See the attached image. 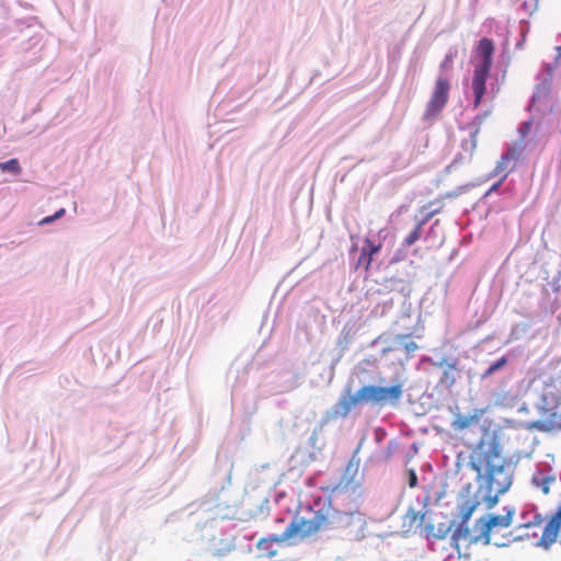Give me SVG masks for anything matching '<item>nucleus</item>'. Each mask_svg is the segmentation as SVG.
Returning <instances> with one entry per match:
<instances>
[{"mask_svg": "<svg viewBox=\"0 0 561 561\" xmlns=\"http://www.w3.org/2000/svg\"><path fill=\"white\" fill-rule=\"evenodd\" d=\"M469 465L478 477L484 478L488 507L491 508L497 496L510 489L513 479L511 461L502 455L501 439L495 431L482 430V436L470 453Z\"/></svg>", "mask_w": 561, "mask_h": 561, "instance_id": "f257e3e1", "label": "nucleus"}, {"mask_svg": "<svg viewBox=\"0 0 561 561\" xmlns=\"http://www.w3.org/2000/svg\"><path fill=\"white\" fill-rule=\"evenodd\" d=\"M348 517L331 506L314 511L306 507L305 514H297L276 540L296 542L321 531L345 527Z\"/></svg>", "mask_w": 561, "mask_h": 561, "instance_id": "f03ea898", "label": "nucleus"}, {"mask_svg": "<svg viewBox=\"0 0 561 561\" xmlns=\"http://www.w3.org/2000/svg\"><path fill=\"white\" fill-rule=\"evenodd\" d=\"M403 393L402 385L396 383L389 387H380L376 385H367L362 387L356 393L348 391L343 394L336 408L342 416H346L352 409L362 404H373L383 407L387 404H397Z\"/></svg>", "mask_w": 561, "mask_h": 561, "instance_id": "7ed1b4c3", "label": "nucleus"}, {"mask_svg": "<svg viewBox=\"0 0 561 561\" xmlns=\"http://www.w3.org/2000/svg\"><path fill=\"white\" fill-rule=\"evenodd\" d=\"M495 50L494 42L488 37L481 38L474 47L472 64L474 66L472 75L473 108H478L486 91V80L493 64V54Z\"/></svg>", "mask_w": 561, "mask_h": 561, "instance_id": "20e7f679", "label": "nucleus"}, {"mask_svg": "<svg viewBox=\"0 0 561 561\" xmlns=\"http://www.w3.org/2000/svg\"><path fill=\"white\" fill-rule=\"evenodd\" d=\"M515 510L512 507H506L505 513L502 515L490 514L479 518L476 523V527L479 528L480 533L473 539L470 538L469 529H462V527L457 528L454 537L457 540L462 537L465 540L468 541V543L478 540H483L484 543H489L491 540V536L493 534L497 533L500 529L507 528L512 525Z\"/></svg>", "mask_w": 561, "mask_h": 561, "instance_id": "39448f33", "label": "nucleus"}, {"mask_svg": "<svg viewBox=\"0 0 561 561\" xmlns=\"http://www.w3.org/2000/svg\"><path fill=\"white\" fill-rule=\"evenodd\" d=\"M539 407L548 413V421L552 428L561 430V376H548L542 381L539 396Z\"/></svg>", "mask_w": 561, "mask_h": 561, "instance_id": "423d86ee", "label": "nucleus"}, {"mask_svg": "<svg viewBox=\"0 0 561 561\" xmlns=\"http://www.w3.org/2000/svg\"><path fill=\"white\" fill-rule=\"evenodd\" d=\"M450 88V80L447 76L439 75L436 78L423 114L424 121L434 119L442 113L448 103Z\"/></svg>", "mask_w": 561, "mask_h": 561, "instance_id": "0eeeda50", "label": "nucleus"}, {"mask_svg": "<svg viewBox=\"0 0 561 561\" xmlns=\"http://www.w3.org/2000/svg\"><path fill=\"white\" fill-rule=\"evenodd\" d=\"M561 530V505L557 511L550 515L541 514L540 536L536 546L548 550L553 543L557 542Z\"/></svg>", "mask_w": 561, "mask_h": 561, "instance_id": "6e6552de", "label": "nucleus"}, {"mask_svg": "<svg viewBox=\"0 0 561 561\" xmlns=\"http://www.w3.org/2000/svg\"><path fill=\"white\" fill-rule=\"evenodd\" d=\"M482 413V410L476 411L471 415L458 413L451 421L450 426L456 433L462 434V438L466 437L467 432H474L476 430H478L479 433L482 434V430L488 428L486 426L480 423ZM482 435H480V437Z\"/></svg>", "mask_w": 561, "mask_h": 561, "instance_id": "1a4fd4ad", "label": "nucleus"}, {"mask_svg": "<svg viewBox=\"0 0 561 561\" xmlns=\"http://www.w3.org/2000/svg\"><path fill=\"white\" fill-rule=\"evenodd\" d=\"M540 523L541 513L533 508L522 514V523L518 525L517 529L523 530L522 537L534 539L536 542L539 541Z\"/></svg>", "mask_w": 561, "mask_h": 561, "instance_id": "9d476101", "label": "nucleus"}, {"mask_svg": "<svg viewBox=\"0 0 561 561\" xmlns=\"http://www.w3.org/2000/svg\"><path fill=\"white\" fill-rule=\"evenodd\" d=\"M280 535H273L268 538H263L257 542V549L264 553L266 557L276 556L277 551L273 549L274 543H284L285 541L276 540Z\"/></svg>", "mask_w": 561, "mask_h": 561, "instance_id": "9b49d317", "label": "nucleus"}, {"mask_svg": "<svg viewBox=\"0 0 561 561\" xmlns=\"http://www.w3.org/2000/svg\"><path fill=\"white\" fill-rule=\"evenodd\" d=\"M434 215V213L428 214L423 220L419 221L414 229L404 238L403 245L404 247H411L416 241L420 240L422 236V229L423 226L426 224V221Z\"/></svg>", "mask_w": 561, "mask_h": 561, "instance_id": "f8f14e48", "label": "nucleus"}, {"mask_svg": "<svg viewBox=\"0 0 561 561\" xmlns=\"http://www.w3.org/2000/svg\"><path fill=\"white\" fill-rule=\"evenodd\" d=\"M556 481L553 476L539 473L533 477V483L546 495L550 492V485Z\"/></svg>", "mask_w": 561, "mask_h": 561, "instance_id": "ddd939ff", "label": "nucleus"}, {"mask_svg": "<svg viewBox=\"0 0 561 561\" xmlns=\"http://www.w3.org/2000/svg\"><path fill=\"white\" fill-rule=\"evenodd\" d=\"M381 243H374L369 238H365L364 247L362 250L364 251V255H368L367 265H371L374 257L381 250Z\"/></svg>", "mask_w": 561, "mask_h": 561, "instance_id": "4468645a", "label": "nucleus"}, {"mask_svg": "<svg viewBox=\"0 0 561 561\" xmlns=\"http://www.w3.org/2000/svg\"><path fill=\"white\" fill-rule=\"evenodd\" d=\"M425 519V514H420L413 508H409L404 515V522L408 523L410 528H419Z\"/></svg>", "mask_w": 561, "mask_h": 561, "instance_id": "2eb2a0df", "label": "nucleus"}, {"mask_svg": "<svg viewBox=\"0 0 561 561\" xmlns=\"http://www.w3.org/2000/svg\"><path fill=\"white\" fill-rule=\"evenodd\" d=\"M456 370H457V367L455 364L448 365V368L443 371V374L439 378V385L445 388H451L456 382V376H455Z\"/></svg>", "mask_w": 561, "mask_h": 561, "instance_id": "dca6fc26", "label": "nucleus"}, {"mask_svg": "<svg viewBox=\"0 0 561 561\" xmlns=\"http://www.w3.org/2000/svg\"><path fill=\"white\" fill-rule=\"evenodd\" d=\"M0 170L2 172H10L14 175H19L22 172L20 162L15 158L10 159L5 162H0Z\"/></svg>", "mask_w": 561, "mask_h": 561, "instance_id": "f3484780", "label": "nucleus"}, {"mask_svg": "<svg viewBox=\"0 0 561 561\" xmlns=\"http://www.w3.org/2000/svg\"><path fill=\"white\" fill-rule=\"evenodd\" d=\"M479 502L478 501H467L461 505L460 514L462 523H467L468 519L471 517L472 513L478 507Z\"/></svg>", "mask_w": 561, "mask_h": 561, "instance_id": "a211bd4d", "label": "nucleus"}, {"mask_svg": "<svg viewBox=\"0 0 561 561\" xmlns=\"http://www.w3.org/2000/svg\"><path fill=\"white\" fill-rule=\"evenodd\" d=\"M507 362H508L507 358L505 356H502L501 358H499L496 362H494L493 364H491L489 366V368L483 373L482 378L490 377L495 371H497L501 368H503L504 366H506Z\"/></svg>", "mask_w": 561, "mask_h": 561, "instance_id": "6ab92c4d", "label": "nucleus"}, {"mask_svg": "<svg viewBox=\"0 0 561 561\" xmlns=\"http://www.w3.org/2000/svg\"><path fill=\"white\" fill-rule=\"evenodd\" d=\"M456 54L449 53L445 55L443 61L440 62L439 70L440 75L446 76L445 72L453 69L454 59Z\"/></svg>", "mask_w": 561, "mask_h": 561, "instance_id": "aec40b11", "label": "nucleus"}, {"mask_svg": "<svg viewBox=\"0 0 561 561\" xmlns=\"http://www.w3.org/2000/svg\"><path fill=\"white\" fill-rule=\"evenodd\" d=\"M65 215V209L64 208H60L59 210H57L53 216H48V217H45L43 218L41 221H39V225H46V224H50L53 222L54 220L62 217Z\"/></svg>", "mask_w": 561, "mask_h": 561, "instance_id": "412c9836", "label": "nucleus"}, {"mask_svg": "<svg viewBox=\"0 0 561 561\" xmlns=\"http://www.w3.org/2000/svg\"><path fill=\"white\" fill-rule=\"evenodd\" d=\"M417 485V476L413 469L409 470V486L415 488Z\"/></svg>", "mask_w": 561, "mask_h": 561, "instance_id": "4be33fe9", "label": "nucleus"}, {"mask_svg": "<svg viewBox=\"0 0 561 561\" xmlns=\"http://www.w3.org/2000/svg\"><path fill=\"white\" fill-rule=\"evenodd\" d=\"M367 259H368V255H364V251L360 250V255L358 257V265H364V268L365 271H369L370 268V265H367Z\"/></svg>", "mask_w": 561, "mask_h": 561, "instance_id": "5701e85b", "label": "nucleus"}, {"mask_svg": "<svg viewBox=\"0 0 561 561\" xmlns=\"http://www.w3.org/2000/svg\"><path fill=\"white\" fill-rule=\"evenodd\" d=\"M417 348V345L415 342L413 341H410L408 343L404 344V350L408 352V353H411V352H414L415 350Z\"/></svg>", "mask_w": 561, "mask_h": 561, "instance_id": "b1692460", "label": "nucleus"}, {"mask_svg": "<svg viewBox=\"0 0 561 561\" xmlns=\"http://www.w3.org/2000/svg\"><path fill=\"white\" fill-rule=\"evenodd\" d=\"M530 125H531V123H530V122H525V123L520 126L519 131H520V134H522L523 136H525L526 134H528V133H529V130H530Z\"/></svg>", "mask_w": 561, "mask_h": 561, "instance_id": "393cba45", "label": "nucleus"}, {"mask_svg": "<svg viewBox=\"0 0 561 561\" xmlns=\"http://www.w3.org/2000/svg\"><path fill=\"white\" fill-rule=\"evenodd\" d=\"M508 161H510V157H508V156H503V157H502V160H501V162H500V167H501L503 163L508 162Z\"/></svg>", "mask_w": 561, "mask_h": 561, "instance_id": "a878e982", "label": "nucleus"}, {"mask_svg": "<svg viewBox=\"0 0 561 561\" xmlns=\"http://www.w3.org/2000/svg\"><path fill=\"white\" fill-rule=\"evenodd\" d=\"M426 530H428V533H432L433 531V527H426Z\"/></svg>", "mask_w": 561, "mask_h": 561, "instance_id": "bb28decb", "label": "nucleus"}]
</instances>
